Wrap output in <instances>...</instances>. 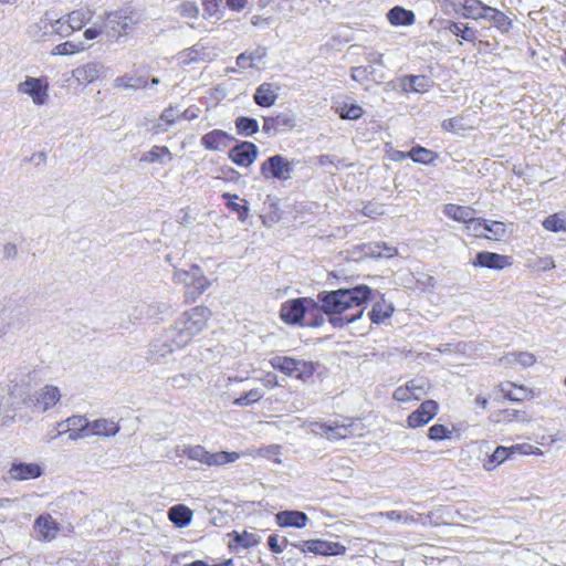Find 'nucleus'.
I'll return each instance as SVG.
<instances>
[{"label": "nucleus", "mask_w": 566, "mask_h": 566, "mask_svg": "<svg viewBox=\"0 0 566 566\" xmlns=\"http://www.w3.org/2000/svg\"><path fill=\"white\" fill-rule=\"evenodd\" d=\"M83 50H85V46L82 42L75 43V42H71V41H65L63 43L55 45L51 51V55H53V56L73 55Z\"/></svg>", "instance_id": "39"}, {"label": "nucleus", "mask_w": 566, "mask_h": 566, "mask_svg": "<svg viewBox=\"0 0 566 566\" xmlns=\"http://www.w3.org/2000/svg\"><path fill=\"white\" fill-rule=\"evenodd\" d=\"M222 197L224 199H228V208L231 209L232 211H235L238 213V218L241 220V221H245L248 219V216H249V208L247 205H239L237 202L233 201V199H238V196L237 195H230L228 192L223 193Z\"/></svg>", "instance_id": "45"}, {"label": "nucleus", "mask_w": 566, "mask_h": 566, "mask_svg": "<svg viewBox=\"0 0 566 566\" xmlns=\"http://www.w3.org/2000/svg\"><path fill=\"white\" fill-rule=\"evenodd\" d=\"M20 94L31 97L36 106L45 105L49 101V81L46 77L27 76L23 82L17 86Z\"/></svg>", "instance_id": "9"}, {"label": "nucleus", "mask_w": 566, "mask_h": 566, "mask_svg": "<svg viewBox=\"0 0 566 566\" xmlns=\"http://www.w3.org/2000/svg\"><path fill=\"white\" fill-rule=\"evenodd\" d=\"M403 87L406 91L426 92L429 87V81L426 76H410L405 81Z\"/></svg>", "instance_id": "46"}, {"label": "nucleus", "mask_w": 566, "mask_h": 566, "mask_svg": "<svg viewBox=\"0 0 566 566\" xmlns=\"http://www.w3.org/2000/svg\"><path fill=\"white\" fill-rule=\"evenodd\" d=\"M268 50L264 46H258L245 51L237 56V65L241 69L258 67L259 63L266 56Z\"/></svg>", "instance_id": "25"}, {"label": "nucleus", "mask_w": 566, "mask_h": 566, "mask_svg": "<svg viewBox=\"0 0 566 566\" xmlns=\"http://www.w3.org/2000/svg\"><path fill=\"white\" fill-rule=\"evenodd\" d=\"M397 253L396 248L388 247L387 244H375L374 248L370 249V254L378 258H391Z\"/></svg>", "instance_id": "55"}, {"label": "nucleus", "mask_w": 566, "mask_h": 566, "mask_svg": "<svg viewBox=\"0 0 566 566\" xmlns=\"http://www.w3.org/2000/svg\"><path fill=\"white\" fill-rule=\"evenodd\" d=\"M279 87L272 83H262L254 93V102L262 107L272 106L277 98Z\"/></svg>", "instance_id": "26"}, {"label": "nucleus", "mask_w": 566, "mask_h": 566, "mask_svg": "<svg viewBox=\"0 0 566 566\" xmlns=\"http://www.w3.org/2000/svg\"><path fill=\"white\" fill-rule=\"evenodd\" d=\"M93 17L87 8H81L70 12L66 18L74 31L82 29Z\"/></svg>", "instance_id": "37"}, {"label": "nucleus", "mask_w": 566, "mask_h": 566, "mask_svg": "<svg viewBox=\"0 0 566 566\" xmlns=\"http://www.w3.org/2000/svg\"><path fill=\"white\" fill-rule=\"evenodd\" d=\"M210 316V310L205 306H196L185 312L175 323L172 342L177 347H185L206 326Z\"/></svg>", "instance_id": "2"}, {"label": "nucleus", "mask_w": 566, "mask_h": 566, "mask_svg": "<svg viewBox=\"0 0 566 566\" xmlns=\"http://www.w3.org/2000/svg\"><path fill=\"white\" fill-rule=\"evenodd\" d=\"M543 227L547 231L560 232L566 231V219L558 213L548 216L543 221Z\"/></svg>", "instance_id": "44"}, {"label": "nucleus", "mask_w": 566, "mask_h": 566, "mask_svg": "<svg viewBox=\"0 0 566 566\" xmlns=\"http://www.w3.org/2000/svg\"><path fill=\"white\" fill-rule=\"evenodd\" d=\"M172 280L175 283L184 284L187 289L186 295L188 298L195 300L201 295L209 286L207 277L203 275L201 269L192 265L190 270H176Z\"/></svg>", "instance_id": "6"}, {"label": "nucleus", "mask_w": 566, "mask_h": 566, "mask_svg": "<svg viewBox=\"0 0 566 566\" xmlns=\"http://www.w3.org/2000/svg\"><path fill=\"white\" fill-rule=\"evenodd\" d=\"M474 266H481L492 270H503L512 265V258L494 252H479L472 263Z\"/></svg>", "instance_id": "15"}, {"label": "nucleus", "mask_w": 566, "mask_h": 566, "mask_svg": "<svg viewBox=\"0 0 566 566\" xmlns=\"http://www.w3.org/2000/svg\"><path fill=\"white\" fill-rule=\"evenodd\" d=\"M359 423L350 421L349 423H335L329 426L326 423L315 422L313 423V431L317 432L315 428L319 430V433L328 440L346 439L353 436Z\"/></svg>", "instance_id": "14"}, {"label": "nucleus", "mask_w": 566, "mask_h": 566, "mask_svg": "<svg viewBox=\"0 0 566 566\" xmlns=\"http://www.w3.org/2000/svg\"><path fill=\"white\" fill-rule=\"evenodd\" d=\"M316 311H318L317 302L308 297H301L284 302L280 310V316L287 324H298L306 314Z\"/></svg>", "instance_id": "7"}, {"label": "nucleus", "mask_w": 566, "mask_h": 566, "mask_svg": "<svg viewBox=\"0 0 566 566\" xmlns=\"http://www.w3.org/2000/svg\"><path fill=\"white\" fill-rule=\"evenodd\" d=\"M512 449L506 447H497L493 454L491 455L494 461L499 464H501L504 460L510 458Z\"/></svg>", "instance_id": "59"}, {"label": "nucleus", "mask_w": 566, "mask_h": 566, "mask_svg": "<svg viewBox=\"0 0 566 566\" xmlns=\"http://www.w3.org/2000/svg\"><path fill=\"white\" fill-rule=\"evenodd\" d=\"M268 545L271 552L275 554H280L284 551V547L286 545V539L282 541V544H280L277 536L271 535L268 539Z\"/></svg>", "instance_id": "61"}, {"label": "nucleus", "mask_w": 566, "mask_h": 566, "mask_svg": "<svg viewBox=\"0 0 566 566\" xmlns=\"http://www.w3.org/2000/svg\"><path fill=\"white\" fill-rule=\"evenodd\" d=\"M61 399L60 389L53 385H45L34 394L33 406L36 410L45 412L54 407Z\"/></svg>", "instance_id": "16"}, {"label": "nucleus", "mask_w": 566, "mask_h": 566, "mask_svg": "<svg viewBox=\"0 0 566 566\" xmlns=\"http://www.w3.org/2000/svg\"><path fill=\"white\" fill-rule=\"evenodd\" d=\"M269 364L272 368L280 370L289 377L306 380L311 378L315 371L312 361L301 360L289 356H274L270 358Z\"/></svg>", "instance_id": "4"}, {"label": "nucleus", "mask_w": 566, "mask_h": 566, "mask_svg": "<svg viewBox=\"0 0 566 566\" xmlns=\"http://www.w3.org/2000/svg\"><path fill=\"white\" fill-rule=\"evenodd\" d=\"M196 116L197 115L195 113H190L189 109L181 113L177 107L169 106L163 112L157 126L166 129L167 126L180 120L181 118L190 119Z\"/></svg>", "instance_id": "32"}, {"label": "nucleus", "mask_w": 566, "mask_h": 566, "mask_svg": "<svg viewBox=\"0 0 566 566\" xmlns=\"http://www.w3.org/2000/svg\"><path fill=\"white\" fill-rule=\"evenodd\" d=\"M374 297H370L369 300H375L376 296H379L380 300H377L369 312V318L375 324H380L385 322V319L389 318L395 307L392 303H388L384 300V295H381L378 291H373Z\"/></svg>", "instance_id": "24"}, {"label": "nucleus", "mask_w": 566, "mask_h": 566, "mask_svg": "<svg viewBox=\"0 0 566 566\" xmlns=\"http://www.w3.org/2000/svg\"><path fill=\"white\" fill-rule=\"evenodd\" d=\"M451 431L443 424H433L430 427L428 437L431 440H443L450 438Z\"/></svg>", "instance_id": "53"}, {"label": "nucleus", "mask_w": 566, "mask_h": 566, "mask_svg": "<svg viewBox=\"0 0 566 566\" xmlns=\"http://www.w3.org/2000/svg\"><path fill=\"white\" fill-rule=\"evenodd\" d=\"M488 220L472 217L467 224L468 231L475 238H485Z\"/></svg>", "instance_id": "49"}, {"label": "nucleus", "mask_w": 566, "mask_h": 566, "mask_svg": "<svg viewBox=\"0 0 566 566\" xmlns=\"http://www.w3.org/2000/svg\"><path fill=\"white\" fill-rule=\"evenodd\" d=\"M193 512L184 504H177L169 509L168 517L177 527H186L191 523Z\"/></svg>", "instance_id": "30"}, {"label": "nucleus", "mask_w": 566, "mask_h": 566, "mask_svg": "<svg viewBox=\"0 0 566 566\" xmlns=\"http://www.w3.org/2000/svg\"><path fill=\"white\" fill-rule=\"evenodd\" d=\"M448 30L457 36H460L464 41L474 42L476 39V31L461 22H451L448 27Z\"/></svg>", "instance_id": "38"}, {"label": "nucleus", "mask_w": 566, "mask_h": 566, "mask_svg": "<svg viewBox=\"0 0 566 566\" xmlns=\"http://www.w3.org/2000/svg\"><path fill=\"white\" fill-rule=\"evenodd\" d=\"M485 20H489L499 31L507 33L512 29V20L496 8L490 7Z\"/></svg>", "instance_id": "33"}, {"label": "nucleus", "mask_w": 566, "mask_h": 566, "mask_svg": "<svg viewBox=\"0 0 566 566\" xmlns=\"http://www.w3.org/2000/svg\"><path fill=\"white\" fill-rule=\"evenodd\" d=\"M368 73V67L356 66L352 69V78L357 82H363L367 78Z\"/></svg>", "instance_id": "64"}, {"label": "nucleus", "mask_w": 566, "mask_h": 566, "mask_svg": "<svg viewBox=\"0 0 566 566\" xmlns=\"http://www.w3.org/2000/svg\"><path fill=\"white\" fill-rule=\"evenodd\" d=\"M387 18L392 25H411L415 22V13L399 6L390 9Z\"/></svg>", "instance_id": "34"}, {"label": "nucleus", "mask_w": 566, "mask_h": 566, "mask_svg": "<svg viewBox=\"0 0 566 566\" xmlns=\"http://www.w3.org/2000/svg\"><path fill=\"white\" fill-rule=\"evenodd\" d=\"M442 126L446 130L460 133L465 129V124H463V117H455L444 120Z\"/></svg>", "instance_id": "56"}, {"label": "nucleus", "mask_w": 566, "mask_h": 566, "mask_svg": "<svg viewBox=\"0 0 566 566\" xmlns=\"http://www.w3.org/2000/svg\"><path fill=\"white\" fill-rule=\"evenodd\" d=\"M292 164L281 155H275L268 158L261 167L262 175L265 178H275L286 180L292 174Z\"/></svg>", "instance_id": "10"}, {"label": "nucleus", "mask_w": 566, "mask_h": 566, "mask_svg": "<svg viewBox=\"0 0 566 566\" xmlns=\"http://www.w3.org/2000/svg\"><path fill=\"white\" fill-rule=\"evenodd\" d=\"M276 524L281 527L304 528L310 518L301 511L286 510L275 514Z\"/></svg>", "instance_id": "21"}, {"label": "nucleus", "mask_w": 566, "mask_h": 566, "mask_svg": "<svg viewBox=\"0 0 566 566\" xmlns=\"http://www.w3.org/2000/svg\"><path fill=\"white\" fill-rule=\"evenodd\" d=\"M169 382L175 388H185L190 384V376L186 374L175 375L169 378Z\"/></svg>", "instance_id": "58"}, {"label": "nucleus", "mask_w": 566, "mask_h": 566, "mask_svg": "<svg viewBox=\"0 0 566 566\" xmlns=\"http://www.w3.org/2000/svg\"><path fill=\"white\" fill-rule=\"evenodd\" d=\"M66 424L71 430L69 439L72 441L88 437L90 421L84 416H72L66 419Z\"/></svg>", "instance_id": "29"}, {"label": "nucleus", "mask_w": 566, "mask_h": 566, "mask_svg": "<svg viewBox=\"0 0 566 566\" xmlns=\"http://www.w3.org/2000/svg\"><path fill=\"white\" fill-rule=\"evenodd\" d=\"M119 431L117 422L109 419H96L90 421L88 433L90 436L113 437Z\"/></svg>", "instance_id": "28"}, {"label": "nucleus", "mask_w": 566, "mask_h": 566, "mask_svg": "<svg viewBox=\"0 0 566 566\" xmlns=\"http://www.w3.org/2000/svg\"><path fill=\"white\" fill-rule=\"evenodd\" d=\"M105 73V66L98 61H91L78 65L72 71V76L78 85H88L99 80Z\"/></svg>", "instance_id": "12"}, {"label": "nucleus", "mask_w": 566, "mask_h": 566, "mask_svg": "<svg viewBox=\"0 0 566 566\" xmlns=\"http://www.w3.org/2000/svg\"><path fill=\"white\" fill-rule=\"evenodd\" d=\"M382 516H385L387 520L395 521V522H401L403 524H412V523H420L422 525H432L437 524V522L433 521L434 513L431 512L427 515L418 513L417 515H413L407 511H388L385 513H381Z\"/></svg>", "instance_id": "18"}, {"label": "nucleus", "mask_w": 566, "mask_h": 566, "mask_svg": "<svg viewBox=\"0 0 566 566\" xmlns=\"http://www.w3.org/2000/svg\"><path fill=\"white\" fill-rule=\"evenodd\" d=\"M9 474L13 480H29L39 478L42 471L35 463H15L10 468Z\"/></svg>", "instance_id": "27"}, {"label": "nucleus", "mask_w": 566, "mask_h": 566, "mask_svg": "<svg viewBox=\"0 0 566 566\" xmlns=\"http://www.w3.org/2000/svg\"><path fill=\"white\" fill-rule=\"evenodd\" d=\"M408 155L413 161L420 164H429L437 158V154L434 151L420 146L412 148L408 151Z\"/></svg>", "instance_id": "42"}, {"label": "nucleus", "mask_w": 566, "mask_h": 566, "mask_svg": "<svg viewBox=\"0 0 566 566\" xmlns=\"http://www.w3.org/2000/svg\"><path fill=\"white\" fill-rule=\"evenodd\" d=\"M444 213L446 216L458 222H463L468 224V222L472 220V217L474 216L475 211L470 207L449 203L446 205L444 207Z\"/></svg>", "instance_id": "35"}, {"label": "nucleus", "mask_w": 566, "mask_h": 566, "mask_svg": "<svg viewBox=\"0 0 566 566\" xmlns=\"http://www.w3.org/2000/svg\"><path fill=\"white\" fill-rule=\"evenodd\" d=\"M318 163L322 166H334V167L345 165L344 159H342L335 155H322L318 157Z\"/></svg>", "instance_id": "57"}, {"label": "nucleus", "mask_w": 566, "mask_h": 566, "mask_svg": "<svg viewBox=\"0 0 566 566\" xmlns=\"http://www.w3.org/2000/svg\"><path fill=\"white\" fill-rule=\"evenodd\" d=\"M455 12L461 13L465 19H485L490 6L480 0H450Z\"/></svg>", "instance_id": "13"}, {"label": "nucleus", "mask_w": 566, "mask_h": 566, "mask_svg": "<svg viewBox=\"0 0 566 566\" xmlns=\"http://www.w3.org/2000/svg\"><path fill=\"white\" fill-rule=\"evenodd\" d=\"M222 0H203V11L207 18L220 19Z\"/></svg>", "instance_id": "52"}, {"label": "nucleus", "mask_w": 566, "mask_h": 566, "mask_svg": "<svg viewBox=\"0 0 566 566\" xmlns=\"http://www.w3.org/2000/svg\"><path fill=\"white\" fill-rule=\"evenodd\" d=\"M171 158V153L166 146H154L150 150L143 154L139 161L167 165Z\"/></svg>", "instance_id": "31"}, {"label": "nucleus", "mask_w": 566, "mask_h": 566, "mask_svg": "<svg viewBox=\"0 0 566 566\" xmlns=\"http://www.w3.org/2000/svg\"><path fill=\"white\" fill-rule=\"evenodd\" d=\"M229 139V136L222 130H212L202 137L201 142H224Z\"/></svg>", "instance_id": "60"}, {"label": "nucleus", "mask_w": 566, "mask_h": 566, "mask_svg": "<svg viewBox=\"0 0 566 566\" xmlns=\"http://www.w3.org/2000/svg\"><path fill=\"white\" fill-rule=\"evenodd\" d=\"M500 361L505 365L518 363L524 367H528L535 363V357L531 353H512L506 355L505 357H502Z\"/></svg>", "instance_id": "41"}, {"label": "nucleus", "mask_w": 566, "mask_h": 566, "mask_svg": "<svg viewBox=\"0 0 566 566\" xmlns=\"http://www.w3.org/2000/svg\"><path fill=\"white\" fill-rule=\"evenodd\" d=\"M34 531L40 539L50 542L56 537L60 527L50 514H42L34 522Z\"/></svg>", "instance_id": "20"}, {"label": "nucleus", "mask_w": 566, "mask_h": 566, "mask_svg": "<svg viewBox=\"0 0 566 566\" xmlns=\"http://www.w3.org/2000/svg\"><path fill=\"white\" fill-rule=\"evenodd\" d=\"M239 133L243 136H250L258 132V122L253 118L239 117L235 122Z\"/></svg>", "instance_id": "47"}, {"label": "nucleus", "mask_w": 566, "mask_h": 566, "mask_svg": "<svg viewBox=\"0 0 566 566\" xmlns=\"http://www.w3.org/2000/svg\"><path fill=\"white\" fill-rule=\"evenodd\" d=\"M274 122L277 124L279 130L290 129L293 126V119L287 115H279L273 117Z\"/></svg>", "instance_id": "63"}, {"label": "nucleus", "mask_w": 566, "mask_h": 566, "mask_svg": "<svg viewBox=\"0 0 566 566\" xmlns=\"http://www.w3.org/2000/svg\"><path fill=\"white\" fill-rule=\"evenodd\" d=\"M177 61L181 65H189L191 63L205 62L210 60L209 49L202 43H196L195 45L180 51L177 56Z\"/></svg>", "instance_id": "19"}, {"label": "nucleus", "mask_w": 566, "mask_h": 566, "mask_svg": "<svg viewBox=\"0 0 566 566\" xmlns=\"http://www.w3.org/2000/svg\"><path fill=\"white\" fill-rule=\"evenodd\" d=\"M176 12L185 19L195 20L199 17L200 10L196 2L182 1L176 7Z\"/></svg>", "instance_id": "43"}, {"label": "nucleus", "mask_w": 566, "mask_h": 566, "mask_svg": "<svg viewBox=\"0 0 566 566\" xmlns=\"http://www.w3.org/2000/svg\"><path fill=\"white\" fill-rule=\"evenodd\" d=\"M20 314L14 311H3L0 313V335H4L8 329L19 318Z\"/></svg>", "instance_id": "51"}, {"label": "nucleus", "mask_w": 566, "mask_h": 566, "mask_svg": "<svg viewBox=\"0 0 566 566\" xmlns=\"http://www.w3.org/2000/svg\"><path fill=\"white\" fill-rule=\"evenodd\" d=\"M230 548L240 551L253 547L260 543V535L249 531H233L228 534Z\"/></svg>", "instance_id": "23"}, {"label": "nucleus", "mask_w": 566, "mask_h": 566, "mask_svg": "<svg viewBox=\"0 0 566 566\" xmlns=\"http://www.w3.org/2000/svg\"><path fill=\"white\" fill-rule=\"evenodd\" d=\"M137 19L128 10L109 12L103 21L104 34L109 41H118L127 35L137 24Z\"/></svg>", "instance_id": "3"}, {"label": "nucleus", "mask_w": 566, "mask_h": 566, "mask_svg": "<svg viewBox=\"0 0 566 566\" xmlns=\"http://www.w3.org/2000/svg\"><path fill=\"white\" fill-rule=\"evenodd\" d=\"M256 155L255 144H235L229 153L233 163L244 167L250 166L255 160Z\"/></svg>", "instance_id": "22"}, {"label": "nucleus", "mask_w": 566, "mask_h": 566, "mask_svg": "<svg viewBox=\"0 0 566 566\" xmlns=\"http://www.w3.org/2000/svg\"><path fill=\"white\" fill-rule=\"evenodd\" d=\"M176 348H178L172 342V337L170 338V343H154L150 346L149 354L147 359L153 364L159 363L160 357H165L168 354H171Z\"/></svg>", "instance_id": "36"}, {"label": "nucleus", "mask_w": 566, "mask_h": 566, "mask_svg": "<svg viewBox=\"0 0 566 566\" xmlns=\"http://www.w3.org/2000/svg\"><path fill=\"white\" fill-rule=\"evenodd\" d=\"M262 129L269 137H273L277 132H280L277 124L274 122L273 117L264 118Z\"/></svg>", "instance_id": "62"}, {"label": "nucleus", "mask_w": 566, "mask_h": 566, "mask_svg": "<svg viewBox=\"0 0 566 566\" xmlns=\"http://www.w3.org/2000/svg\"><path fill=\"white\" fill-rule=\"evenodd\" d=\"M181 453L182 455H186L189 460L198 461L208 467L231 463L238 460L240 457L238 452L220 451L211 453L200 444L184 446L181 448Z\"/></svg>", "instance_id": "5"}, {"label": "nucleus", "mask_w": 566, "mask_h": 566, "mask_svg": "<svg viewBox=\"0 0 566 566\" xmlns=\"http://www.w3.org/2000/svg\"><path fill=\"white\" fill-rule=\"evenodd\" d=\"M303 554H314L321 556H339L347 551L346 546L339 542H332L322 538L302 541L294 545Z\"/></svg>", "instance_id": "8"}, {"label": "nucleus", "mask_w": 566, "mask_h": 566, "mask_svg": "<svg viewBox=\"0 0 566 566\" xmlns=\"http://www.w3.org/2000/svg\"><path fill=\"white\" fill-rule=\"evenodd\" d=\"M428 382L423 378H415L394 391V398L399 402L419 400L426 394Z\"/></svg>", "instance_id": "11"}, {"label": "nucleus", "mask_w": 566, "mask_h": 566, "mask_svg": "<svg viewBox=\"0 0 566 566\" xmlns=\"http://www.w3.org/2000/svg\"><path fill=\"white\" fill-rule=\"evenodd\" d=\"M46 159H48V151L44 149H41V150L33 151L30 156L25 154L23 156L22 160H23V163H30V164H33L34 166H41L46 163Z\"/></svg>", "instance_id": "54"}, {"label": "nucleus", "mask_w": 566, "mask_h": 566, "mask_svg": "<svg viewBox=\"0 0 566 566\" xmlns=\"http://www.w3.org/2000/svg\"><path fill=\"white\" fill-rule=\"evenodd\" d=\"M74 32L67 18H61L51 23V33L66 38Z\"/></svg>", "instance_id": "48"}, {"label": "nucleus", "mask_w": 566, "mask_h": 566, "mask_svg": "<svg viewBox=\"0 0 566 566\" xmlns=\"http://www.w3.org/2000/svg\"><path fill=\"white\" fill-rule=\"evenodd\" d=\"M485 239L489 240H501L506 234V227L501 221H488Z\"/></svg>", "instance_id": "50"}, {"label": "nucleus", "mask_w": 566, "mask_h": 566, "mask_svg": "<svg viewBox=\"0 0 566 566\" xmlns=\"http://www.w3.org/2000/svg\"><path fill=\"white\" fill-rule=\"evenodd\" d=\"M438 403L434 400L423 401L419 408L409 415L407 422L410 428L427 424L438 412Z\"/></svg>", "instance_id": "17"}, {"label": "nucleus", "mask_w": 566, "mask_h": 566, "mask_svg": "<svg viewBox=\"0 0 566 566\" xmlns=\"http://www.w3.org/2000/svg\"><path fill=\"white\" fill-rule=\"evenodd\" d=\"M370 297H374L373 290L365 284L322 292L317 295L321 303L318 310L329 315V323L334 327H343L361 317L364 310L360 306Z\"/></svg>", "instance_id": "1"}, {"label": "nucleus", "mask_w": 566, "mask_h": 566, "mask_svg": "<svg viewBox=\"0 0 566 566\" xmlns=\"http://www.w3.org/2000/svg\"><path fill=\"white\" fill-rule=\"evenodd\" d=\"M336 112L344 119H357L363 115L361 106L357 104L337 103Z\"/></svg>", "instance_id": "40"}]
</instances>
